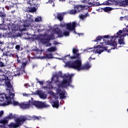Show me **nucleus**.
Wrapping results in <instances>:
<instances>
[{
  "instance_id": "obj_59",
  "label": "nucleus",
  "mask_w": 128,
  "mask_h": 128,
  "mask_svg": "<svg viewBox=\"0 0 128 128\" xmlns=\"http://www.w3.org/2000/svg\"><path fill=\"white\" fill-rule=\"evenodd\" d=\"M2 36V34H0V37Z\"/></svg>"
},
{
  "instance_id": "obj_17",
  "label": "nucleus",
  "mask_w": 128,
  "mask_h": 128,
  "mask_svg": "<svg viewBox=\"0 0 128 128\" xmlns=\"http://www.w3.org/2000/svg\"><path fill=\"white\" fill-rule=\"evenodd\" d=\"M36 94L39 96L40 98H46V95L44 94V93L40 90H37L36 91Z\"/></svg>"
},
{
  "instance_id": "obj_11",
  "label": "nucleus",
  "mask_w": 128,
  "mask_h": 128,
  "mask_svg": "<svg viewBox=\"0 0 128 128\" xmlns=\"http://www.w3.org/2000/svg\"><path fill=\"white\" fill-rule=\"evenodd\" d=\"M60 78H64V76H62V72H59L58 73L56 74L54 76V77L52 78V82H58V84H60V81L58 80Z\"/></svg>"
},
{
  "instance_id": "obj_47",
  "label": "nucleus",
  "mask_w": 128,
  "mask_h": 128,
  "mask_svg": "<svg viewBox=\"0 0 128 128\" xmlns=\"http://www.w3.org/2000/svg\"><path fill=\"white\" fill-rule=\"evenodd\" d=\"M31 2H34V0H28L27 1L26 3L28 4H30L32 6V3H30Z\"/></svg>"
},
{
  "instance_id": "obj_57",
  "label": "nucleus",
  "mask_w": 128,
  "mask_h": 128,
  "mask_svg": "<svg viewBox=\"0 0 128 128\" xmlns=\"http://www.w3.org/2000/svg\"><path fill=\"white\" fill-rule=\"evenodd\" d=\"M90 58H91V60H96V58H92V57H90Z\"/></svg>"
},
{
  "instance_id": "obj_6",
  "label": "nucleus",
  "mask_w": 128,
  "mask_h": 128,
  "mask_svg": "<svg viewBox=\"0 0 128 128\" xmlns=\"http://www.w3.org/2000/svg\"><path fill=\"white\" fill-rule=\"evenodd\" d=\"M60 28H66V30H70V32H72V30H74V28L76 27V22H73L72 23L66 24L64 22H61L60 23Z\"/></svg>"
},
{
  "instance_id": "obj_38",
  "label": "nucleus",
  "mask_w": 128,
  "mask_h": 128,
  "mask_svg": "<svg viewBox=\"0 0 128 128\" xmlns=\"http://www.w3.org/2000/svg\"><path fill=\"white\" fill-rule=\"evenodd\" d=\"M63 36H70V32L68 31H64L63 32Z\"/></svg>"
},
{
  "instance_id": "obj_44",
  "label": "nucleus",
  "mask_w": 128,
  "mask_h": 128,
  "mask_svg": "<svg viewBox=\"0 0 128 128\" xmlns=\"http://www.w3.org/2000/svg\"><path fill=\"white\" fill-rule=\"evenodd\" d=\"M56 92L57 94H60V92H62V90L58 88L56 89Z\"/></svg>"
},
{
  "instance_id": "obj_62",
  "label": "nucleus",
  "mask_w": 128,
  "mask_h": 128,
  "mask_svg": "<svg viewBox=\"0 0 128 128\" xmlns=\"http://www.w3.org/2000/svg\"><path fill=\"white\" fill-rule=\"evenodd\" d=\"M34 68V66H33V68Z\"/></svg>"
},
{
  "instance_id": "obj_16",
  "label": "nucleus",
  "mask_w": 128,
  "mask_h": 128,
  "mask_svg": "<svg viewBox=\"0 0 128 128\" xmlns=\"http://www.w3.org/2000/svg\"><path fill=\"white\" fill-rule=\"evenodd\" d=\"M6 17V14L4 12V8L0 6V18L2 20H4Z\"/></svg>"
},
{
  "instance_id": "obj_58",
  "label": "nucleus",
  "mask_w": 128,
  "mask_h": 128,
  "mask_svg": "<svg viewBox=\"0 0 128 128\" xmlns=\"http://www.w3.org/2000/svg\"><path fill=\"white\" fill-rule=\"evenodd\" d=\"M0 44H2V42H0Z\"/></svg>"
},
{
  "instance_id": "obj_51",
  "label": "nucleus",
  "mask_w": 128,
  "mask_h": 128,
  "mask_svg": "<svg viewBox=\"0 0 128 128\" xmlns=\"http://www.w3.org/2000/svg\"><path fill=\"white\" fill-rule=\"evenodd\" d=\"M46 44H47V45H46L47 46H52V43H50V42H48Z\"/></svg>"
},
{
  "instance_id": "obj_45",
  "label": "nucleus",
  "mask_w": 128,
  "mask_h": 128,
  "mask_svg": "<svg viewBox=\"0 0 128 128\" xmlns=\"http://www.w3.org/2000/svg\"><path fill=\"white\" fill-rule=\"evenodd\" d=\"M48 52H54V48L51 47L48 49Z\"/></svg>"
},
{
  "instance_id": "obj_18",
  "label": "nucleus",
  "mask_w": 128,
  "mask_h": 128,
  "mask_svg": "<svg viewBox=\"0 0 128 128\" xmlns=\"http://www.w3.org/2000/svg\"><path fill=\"white\" fill-rule=\"evenodd\" d=\"M66 14L65 12L58 13L56 18L59 20L60 22L64 20V16Z\"/></svg>"
},
{
  "instance_id": "obj_3",
  "label": "nucleus",
  "mask_w": 128,
  "mask_h": 128,
  "mask_svg": "<svg viewBox=\"0 0 128 128\" xmlns=\"http://www.w3.org/2000/svg\"><path fill=\"white\" fill-rule=\"evenodd\" d=\"M66 66L70 68H74L77 70H82V60L80 58H78L74 61L70 60L66 63Z\"/></svg>"
},
{
  "instance_id": "obj_15",
  "label": "nucleus",
  "mask_w": 128,
  "mask_h": 128,
  "mask_svg": "<svg viewBox=\"0 0 128 128\" xmlns=\"http://www.w3.org/2000/svg\"><path fill=\"white\" fill-rule=\"evenodd\" d=\"M28 26H30V24H28L27 22H25L23 25H21L20 26L19 30L20 32H24L26 30V28H28Z\"/></svg>"
},
{
  "instance_id": "obj_64",
  "label": "nucleus",
  "mask_w": 128,
  "mask_h": 128,
  "mask_svg": "<svg viewBox=\"0 0 128 128\" xmlns=\"http://www.w3.org/2000/svg\"><path fill=\"white\" fill-rule=\"evenodd\" d=\"M0 26H2V24H0Z\"/></svg>"
},
{
  "instance_id": "obj_48",
  "label": "nucleus",
  "mask_w": 128,
  "mask_h": 128,
  "mask_svg": "<svg viewBox=\"0 0 128 128\" xmlns=\"http://www.w3.org/2000/svg\"><path fill=\"white\" fill-rule=\"evenodd\" d=\"M4 110H1L0 112V118L2 116V115L4 114Z\"/></svg>"
},
{
  "instance_id": "obj_10",
  "label": "nucleus",
  "mask_w": 128,
  "mask_h": 128,
  "mask_svg": "<svg viewBox=\"0 0 128 128\" xmlns=\"http://www.w3.org/2000/svg\"><path fill=\"white\" fill-rule=\"evenodd\" d=\"M0 80L2 82L4 80V83L6 86L8 88H12V86L10 84V82L8 80V77L6 75H3L2 76V78H0Z\"/></svg>"
},
{
  "instance_id": "obj_2",
  "label": "nucleus",
  "mask_w": 128,
  "mask_h": 128,
  "mask_svg": "<svg viewBox=\"0 0 128 128\" xmlns=\"http://www.w3.org/2000/svg\"><path fill=\"white\" fill-rule=\"evenodd\" d=\"M107 44L108 46H112L113 48H112L110 50L108 49V47L106 46H97L96 47L94 46V48H101L100 50H97V54H100L102 52H104V50L106 52H110V50H118V43H116V41L112 40H110L108 41Z\"/></svg>"
},
{
  "instance_id": "obj_39",
  "label": "nucleus",
  "mask_w": 128,
  "mask_h": 128,
  "mask_svg": "<svg viewBox=\"0 0 128 128\" xmlns=\"http://www.w3.org/2000/svg\"><path fill=\"white\" fill-rule=\"evenodd\" d=\"M36 82H38V84H39L40 86H42V84H44V81H40L38 78H36Z\"/></svg>"
},
{
  "instance_id": "obj_56",
  "label": "nucleus",
  "mask_w": 128,
  "mask_h": 128,
  "mask_svg": "<svg viewBox=\"0 0 128 128\" xmlns=\"http://www.w3.org/2000/svg\"><path fill=\"white\" fill-rule=\"evenodd\" d=\"M123 18H124V17H120V20H122Z\"/></svg>"
},
{
  "instance_id": "obj_21",
  "label": "nucleus",
  "mask_w": 128,
  "mask_h": 128,
  "mask_svg": "<svg viewBox=\"0 0 128 128\" xmlns=\"http://www.w3.org/2000/svg\"><path fill=\"white\" fill-rule=\"evenodd\" d=\"M50 39L49 38H42L40 40V42L43 44H46L48 42H50Z\"/></svg>"
},
{
  "instance_id": "obj_14",
  "label": "nucleus",
  "mask_w": 128,
  "mask_h": 128,
  "mask_svg": "<svg viewBox=\"0 0 128 128\" xmlns=\"http://www.w3.org/2000/svg\"><path fill=\"white\" fill-rule=\"evenodd\" d=\"M54 30L56 34H58V38H62L64 36V32H62L58 27L55 28Z\"/></svg>"
},
{
  "instance_id": "obj_30",
  "label": "nucleus",
  "mask_w": 128,
  "mask_h": 128,
  "mask_svg": "<svg viewBox=\"0 0 128 128\" xmlns=\"http://www.w3.org/2000/svg\"><path fill=\"white\" fill-rule=\"evenodd\" d=\"M102 38H103L102 36H98L95 40H93V42H98L99 40H102Z\"/></svg>"
},
{
  "instance_id": "obj_41",
  "label": "nucleus",
  "mask_w": 128,
  "mask_h": 128,
  "mask_svg": "<svg viewBox=\"0 0 128 128\" xmlns=\"http://www.w3.org/2000/svg\"><path fill=\"white\" fill-rule=\"evenodd\" d=\"M40 20H42L41 17H38V18H35L36 22H40Z\"/></svg>"
},
{
  "instance_id": "obj_50",
  "label": "nucleus",
  "mask_w": 128,
  "mask_h": 128,
  "mask_svg": "<svg viewBox=\"0 0 128 128\" xmlns=\"http://www.w3.org/2000/svg\"><path fill=\"white\" fill-rule=\"evenodd\" d=\"M3 124H8V120H4L2 121Z\"/></svg>"
},
{
  "instance_id": "obj_13",
  "label": "nucleus",
  "mask_w": 128,
  "mask_h": 128,
  "mask_svg": "<svg viewBox=\"0 0 128 128\" xmlns=\"http://www.w3.org/2000/svg\"><path fill=\"white\" fill-rule=\"evenodd\" d=\"M74 10H76L78 12H82V10H86L85 5H76L74 6Z\"/></svg>"
},
{
  "instance_id": "obj_43",
  "label": "nucleus",
  "mask_w": 128,
  "mask_h": 128,
  "mask_svg": "<svg viewBox=\"0 0 128 128\" xmlns=\"http://www.w3.org/2000/svg\"><path fill=\"white\" fill-rule=\"evenodd\" d=\"M122 34V30H120L116 34L118 38V36H120Z\"/></svg>"
},
{
  "instance_id": "obj_8",
  "label": "nucleus",
  "mask_w": 128,
  "mask_h": 128,
  "mask_svg": "<svg viewBox=\"0 0 128 128\" xmlns=\"http://www.w3.org/2000/svg\"><path fill=\"white\" fill-rule=\"evenodd\" d=\"M26 120V118L25 116H21L16 120V123H11L9 124V127L10 128H16L22 126V122H24Z\"/></svg>"
},
{
  "instance_id": "obj_12",
  "label": "nucleus",
  "mask_w": 128,
  "mask_h": 128,
  "mask_svg": "<svg viewBox=\"0 0 128 128\" xmlns=\"http://www.w3.org/2000/svg\"><path fill=\"white\" fill-rule=\"evenodd\" d=\"M120 0H108L103 2V4L106 6H110L111 4H115V6H120Z\"/></svg>"
},
{
  "instance_id": "obj_9",
  "label": "nucleus",
  "mask_w": 128,
  "mask_h": 128,
  "mask_svg": "<svg viewBox=\"0 0 128 128\" xmlns=\"http://www.w3.org/2000/svg\"><path fill=\"white\" fill-rule=\"evenodd\" d=\"M72 52L74 56H70V54H68V55H66L64 56V58H67V56H69L71 60H76V58H80V54L78 53V50L76 49V48H73L72 50Z\"/></svg>"
},
{
  "instance_id": "obj_32",
  "label": "nucleus",
  "mask_w": 128,
  "mask_h": 128,
  "mask_svg": "<svg viewBox=\"0 0 128 128\" xmlns=\"http://www.w3.org/2000/svg\"><path fill=\"white\" fill-rule=\"evenodd\" d=\"M28 12H36V8L34 7L30 8V10H28Z\"/></svg>"
},
{
  "instance_id": "obj_28",
  "label": "nucleus",
  "mask_w": 128,
  "mask_h": 128,
  "mask_svg": "<svg viewBox=\"0 0 128 128\" xmlns=\"http://www.w3.org/2000/svg\"><path fill=\"white\" fill-rule=\"evenodd\" d=\"M105 12H110V10H112V8L110 7H106L102 8Z\"/></svg>"
},
{
  "instance_id": "obj_33",
  "label": "nucleus",
  "mask_w": 128,
  "mask_h": 128,
  "mask_svg": "<svg viewBox=\"0 0 128 128\" xmlns=\"http://www.w3.org/2000/svg\"><path fill=\"white\" fill-rule=\"evenodd\" d=\"M11 104H13L14 106H20H20H22V103H20V102H16V101H14V102H12V103H11Z\"/></svg>"
},
{
  "instance_id": "obj_29",
  "label": "nucleus",
  "mask_w": 128,
  "mask_h": 128,
  "mask_svg": "<svg viewBox=\"0 0 128 128\" xmlns=\"http://www.w3.org/2000/svg\"><path fill=\"white\" fill-rule=\"evenodd\" d=\"M68 12L70 14H76L77 12V11L76 9H72L71 10H69Z\"/></svg>"
},
{
  "instance_id": "obj_37",
  "label": "nucleus",
  "mask_w": 128,
  "mask_h": 128,
  "mask_svg": "<svg viewBox=\"0 0 128 128\" xmlns=\"http://www.w3.org/2000/svg\"><path fill=\"white\" fill-rule=\"evenodd\" d=\"M8 47L9 48H11V49L14 48V43H10L8 44Z\"/></svg>"
},
{
  "instance_id": "obj_23",
  "label": "nucleus",
  "mask_w": 128,
  "mask_h": 128,
  "mask_svg": "<svg viewBox=\"0 0 128 128\" xmlns=\"http://www.w3.org/2000/svg\"><path fill=\"white\" fill-rule=\"evenodd\" d=\"M22 69H18L16 70V71H15L14 72V74L15 76H20V73L22 72Z\"/></svg>"
},
{
  "instance_id": "obj_40",
  "label": "nucleus",
  "mask_w": 128,
  "mask_h": 128,
  "mask_svg": "<svg viewBox=\"0 0 128 128\" xmlns=\"http://www.w3.org/2000/svg\"><path fill=\"white\" fill-rule=\"evenodd\" d=\"M123 32H128L124 34V36H128V29L126 28H123Z\"/></svg>"
},
{
  "instance_id": "obj_22",
  "label": "nucleus",
  "mask_w": 128,
  "mask_h": 128,
  "mask_svg": "<svg viewBox=\"0 0 128 128\" xmlns=\"http://www.w3.org/2000/svg\"><path fill=\"white\" fill-rule=\"evenodd\" d=\"M41 60H44V58H52V54H46L45 56L40 57Z\"/></svg>"
},
{
  "instance_id": "obj_31",
  "label": "nucleus",
  "mask_w": 128,
  "mask_h": 128,
  "mask_svg": "<svg viewBox=\"0 0 128 128\" xmlns=\"http://www.w3.org/2000/svg\"><path fill=\"white\" fill-rule=\"evenodd\" d=\"M7 118L8 120H12V118H16V115H12V113H10L8 116Z\"/></svg>"
},
{
  "instance_id": "obj_36",
  "label": "nucleus",
  "mask_w": 128,
  "mask_h": 128,
  "mask_svg": "<svg viewBox=\"0 0 128 128\" xmlns=\"http://www.w3.org/2000/svg\"><path fill=\"white\" fill-rule=\"evenodd\" d=\"M88 16V13H86V14L84 15H80V18L81 20H84V18H86Z\"/></svg>"
},
{
  "instance_id": "obj_27",
  "label": "nucleus",
  "mask_w": 128,
  "mask_h": 128,
  "mask_svg": "<svg viewBox=\"0 0 128 128\" xmlns=\"http://www.w3.org/2000/svg\"><path fill=\"white\" fill-rule=\"evenodd\" d=\"M58 104V101L53 102L52 106L53 108H58L60 106V104Z\"/></svg>"
},
{
  "instance_id": "obj_42",
  "label": "nucleus",
  "mask_w": 128,
  "mask_h": 128,
  "mask_svg": "<svg viewBox=\"0 0 128 128\" xmlns=\"http://www.w3.org/2000/svg\"><path fill=\"white\" fill-rule=\"evenodd\" d=\"M15 48L16 50H20V44L16 45L15 46Z\"/></svg>"
},
{
  "instance_id": "obj_7",
  "label": "nucleus",
  "mask_w": 128,
  "mask_h": 128,
  "mask_svg": "<svg viewBox=\"0 0 128 128\" xmlns=\"http://www.w3.org/2000/svg\"><path fill=\"white\" fill-rule=\"evenodd\" d=\"M2 50L3 52V56H12L14 58H16L18 64H22V57L18 56V54H12L9 51H6V48L2 49Z\"/></svg>"
},
{
  "instance_id": "obj_24",
  "label": "nucleus",
  "mask_w": 128,
  "mask_h": 128,
  "mask_svg": "<svg viewBox=\"0 0 128 128\" xmlns=\"http://www.w3.org/2000/svg\"><path fill=\"white\" fill-rule=\"evenodd\" d=\"M59 96L61 100H64L66 98V92L64 91H62L60 94Z\"/></svg>"
},
{
  "instance_id": "obj_19",
  "label": "nucleus",
  "mask_w": 128,
  "mask_h": 128,
  "mask_svg": "<svg viewBox=\"0 0 128 128\" xmlns=\"http://www.w3.org/2000/svg\"><path fill=\"white\" fill-rule=\"evenodd\" d=\"M119 6H128V0H120Z\"/></svg>"
},
{
  "instance_id": "obj_5",
  "label": "nucleus",
  "mask_w": 128,
  "mask_h": 128,
  "mask_svg": "<svg viewBox=\"0 0 128 128\" xmlns=\"http://www.w3.org/2000/svg\"><path fill=\"white\" fill-rule=\"evenodd\" d=\"M72 76L74 75L64 74L63 76L64 79L61 82V84H60L58 82H55V84H56L58 88H64V86H65L64 85L66 84H68V86H70V84L72 83Z\"/></svg>"
},
{
  "instance_id": "obj_34",
  "label": "nucleus",
  "mask_w": 128,
  "mask_h": 128,
  "mask_svg": "<svg viewBox=\"0 0 128 128\" xmlns=\"http://www.w3.org/2000/svg\"><path fill=\"white\" fill-rule=\"evenodd\" d=\"M21 68H25L26 64H28V61L25 62H22Z\"/></svg>"
},
{
  "instance_id": "obj_46",
  "label": "nucleus",
  "mask_w": 128,
  "mask_h": 128,
  "mask_svg": "<svg viewBox=\"0 0 128 128\" xmlns=\"http://www.w3.org/2000/svg\"><path fill=\"white\" fill-rule=\"evenodd\" d=\"M56 38L54 37V35H50L49 38V40H55Z\"/></svg>"
},
{
  "instance_id": "obj_35",
  "label": "nucleus",
  "mask_w": 128,
  "mask_h": 128,
  "mask_svg": "<svg viewBox=\"0 0 128 128\" xmlns=\"http://www.w3.org/2000/svg\"><path fill=\"white\" fill-rule=\"evenodd\" d=\"M118 44L120 46H122V44H125L124 38L119 39L118 40Z\"/></svg>"
},
{
  "instance_id": "obj_60",
  "label": "nucleus",
  "mask_w": 128,
  "mask_h": 128,
  "mask_svg": "<svg viewBox=\"0 0 128 128\" xmlns=\"http://www.w3.org/2000/svg\"><path fill=\"white\" fill-rule=\"evenodd\" d=\"M74 32L75 34H76V30H74Z\"/></svg>"
},
{
  "instance_id": "obj_1",
  "label": "nucleus",
  "mask_w": 128,
  "mask_h": 128,
  "mask_svg": "<svg viewBox=\"0 0 128 128\" xmlns=\"http://www.w3.org/2000/svg\"><path fill=\"white\" fill-rule=\"evenodd\" d=\"M36 106L37 108H50V105L46 104V102H40L29 100L28 102H21L20 108L22 110H27L32 106Z\"/></svg>"
},
{
  "instance_id": "obj_4",
  "label": "nucleus",
  "mask_w": 128,
  "mask_h": 128,
  "mask_svg": "<svg viewBox=\"0 0 128 128\" xmlns=\"http://www.w3.org/2000/svg\"><path fill=\"white\" fill-rule=\"evenodd\" d=\"M14 94L12 93L10 94L9 96H7L6 94H4V95H1L0 96V102H4V98H6V102L3 103H0V106H8L12 104V100H14Z\"/></svg>"
},
{
  "instance_id": "obj_49",
  "label": "nucleus",
  "mask_w": 128,
  "mask_h": 128,
  "mask_svg": "<svg viewBox=\"0 0 128 128\" xmlns=\"http://www.w3.org/2000/svg\"><path fill=\"white\" fill-rule=\"evenodd\" d=\"M12 32H10L8 34V38H12Z\"/></svg>"
},
{
  "instance_id": "obj_52",
  "label": "nucleus",
  "mask_w": 128,
  "mask_h": 128,
  "mask_svg": "<svg viewBox=\"0 0 128 128\" xmlns=\"http://www.w3.org/2000/svg\"><path fill=\"white\" fill-rule=\"evenodd\" d=\"M24 86H26V88H28V86H30V85L28 84H24Z\"/></svg>"
},
{
  "instance_id": "obj_55",
  "label": "nucleus",
  "mask_w": 128,
  "mask_h": 128,
  "mask_svg": "<svg viewBox=\"0 0 128 128\" xmlns=\"http://www.w3.org/2000/svg\"><path fill=\"white\" fill-rule=\"evenodd\" d=\"M59 2H66V0H59Z\"/></svg>"
},
{
  "instance_id": "obj_25",
  "label": "nucleus",
  "mask_w": 128,
  "mask_h": 128,
  "mask_svg": "<svg viewBox=\"0 0 128 128\" xmlns=\"http://www.w3.org/2000/svg\"><path fill=\"white\" fill-rule=\"evenodd\" d=\"M103 38H112V40H114V38H118V36H110L108 35H105L102 36Z\"/></svg>"
},
{
  "instance_id": "obj_20",
  "label": "nucleus",
  "mask_w": 128,
  "mask_h": 128,
  "mask_svg": "<svg viewBox=\"0 0 128 128\" xmlns=\"http://www.w3.org/2000/svg\"><path fill=\"white\" fill-rule=\"evenodd\" d=\"M92 66V65L91 64H84L83 66H81V70H88L89 68H90Z\"/></svg>"
},
{
  "instance_id": "obj_61",
  "label": "nucleus",
  "mask_w": 128,
  "mask_h": 128,
  "mask_svg": "<svg viewBox=\"0 0 128 128\" xmlns=\"http://www.w3.org/2000/svg\"><path fill=\"white\" fill-rule=\"evenodd\" d=\"M58 42H56V44H58V43H57Z\"/></svg>"
},
{
  "instance_id": "obj_53",
  "label": "nucleus",
  "mask_w": 128,
  "mask_h": 128,
  "mask_svg": "<svg viewBox=\"0 0 128 128\" xmlns=\"http://www.w3.org/2000/svg\"><path fill=\"white\" fill-rule=\"evenodd\" d=\"M34 120H40V118H38V116H35Z\"/></svg>"
},
{
  "instance_id": "obj_54",
  "label": "nucleus",
  "mask_w": 128,
  "mask_h": 128,
  "mask_svg": "<svg viewBox=\"0 0 128 128\" xmlns=\"http://www.w3.org/2000/svg\"><path fill=\"white\" fill-rule=\"evenodd\" d=\"M5 8H6V10H10V6H5Z\"/></svg>"
},
{
  "instance_id": "obj_63",
  "label": "nucleus",
  "mask_w": 128,
  "mask_h": 128,
  "mask_svg": "<svg viewBox=\"0 0 128 128\" xmlns=\"http://www.w3.org/2000/svg\"><path fill=\"white\" fill-rule=\"evenodd\" d=\"M7 29H8V28H6L5 30H7Z\"/></svg>"
},
{
  "instance_id": "obj_26",
  "label": "nucleus",
  "mask_w": 128,
  "mask_h": 128,
  "mask_svg": "<svg viewBox=\"0 0 128 128\" xmlns=\"http://www.w3.org/2000/svg\"><path fill=\"white\" fill-rule=\"evenodd\" d=\"M2 58H0V68H4L6 66V62L2 61ZM2 70H0V72Z\"/></svg>"
}]
</instances>
